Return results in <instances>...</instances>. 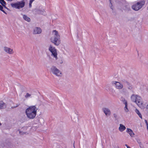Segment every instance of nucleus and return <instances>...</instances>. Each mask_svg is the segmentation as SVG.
Returning <instances> with one entry per match:
<instances>
[{"instance_id":"1","label":"nucleus","mask_w":148,"mask_h":148,"mask_svg":"<svg viewBox=\"0 0 148 148\" xmlns=\"http://www.w3.org/2000/svg\"><path fill=\"white\" fill-rule=\"evenodd\" d=\"M37 110V109L35 106L29 107L26 109L25 111L27 117L29 119H34L36 114Z\"/></svg>"},{"instance_id":"2","label":"nucleus","mask_w":148,"mask_h":148,"mask_svg":"<svg viewBox=\"0 0 148 148\" xmlns=\"http://www.w3.org/2000/svg\"><path fill=\"white\" fill-rule=\"evenodd\" d=\"M131 101L135 103L140 108L143 107V102L141 97L137 95L133 94L131 97Z\"/></svg>"},{"instance_id":"3","label":"nucleus","mask_w":148,"mask_h":148,"mask_svg":"<svg viewBox=\"0 0 148 148\" xmlns=\"http://www.w3.org/2000/svg\"><path fill=\"white\" fill-rule=\"evenodd\" d=\"M131 101L135 103L140 108L143 107V102L141 97L137 95L133 94L131 97Z\"/></svg>"},{"instance_id":"4","label":"nucleus","mask_w":148,"mask_h":148,"mask_svg":"<svg viewBox=\"0 0 148 148\" xmlns=\"http://www.w3.org/2000/svg\"><path fill=\"white\" fill-rule=\"evenodd\" d=\"M145 2V1L144 0L140 1L133 5L132 8L135 11H138L144 5Z\"/></svg>"},{"instance_id":"5","label":"nucleus","mask_w":148,"mask_h":148,"mask_svg":"<svg viewBox=\"0 0 148 148\" xmlns=\"http://www.w3.org/2000/svg\"><path fill=\"white\" fill-rule=\"evenodd\" d=\"M51 72L53 74L56 75L58 77H61L62 75V73L58 69H57L56 66H53L50 69Z\"/></svg>"},{"instance_id":"6","label":"nucleus","mask_w":148,"mask_h":148,"mask_svg":"<svg viewBox=\"0 0 148 148\" xmlns=\"http://www.w3.org/2000/svg\"><path fill=\"white\" fill-rule=\"evenodd\" d=\"M25 2L24 0H23L16 3H12L11 4V5L13 8L19 9L23 8L25 6Z\"/></svg>"},{"instance_id":"7","label":"nucleus","mask_w":148,"mask_h":148,"mask_svg":"<svg viewBox=\"0 0 148 148\" xmlns=\"http://www.w3.org/2000/svg\"><path fill=\"white\" fill-rule=\"evenodd\" d=\"M112 84L113 85H115L116 88L120 90L123 88V84L120 82L114 81L112 82Z\"/></svg>"},{"instance_id":"8","label":"nucleus","mask_w":148,"mask_h":148,"mask_svg":"<svg viewBox=\"0 0 148 148\" xmlns=\"http://www.w3.org/2000/svg\"><path fill=\"white\" fill-rule=\"evenodd\" d=\"M53 32H55V36L54 38H51V40H60V36L58 34V32L56 30H54Z\"/></svg>"},{"instance_id":"9","label":"nucleus","mask_w":148,"mask_h":148,"mask_svg":"<svg viewBox=\"0 0 148 148\" xmlns=\"http://www.w3.org/2000/svg\"><path fill=\"white\" fill-rule=\"evenodd\" d=\"M42 30L41 29L38 27H36L34 29L33 34H39L41 33Z\"/></svg>"},{"instance_id":"10","label":"nucleus","mask_w":148,"mask_h":148,"mask_svg":"<svg viewBox=\"0 0 148 148\" xmlns=\"http://www.w3.org/2000/svg\"><path fill=\"white\" fill-rule=\"evenodd\" d=\"M4 50L6 52L9 54H12L14 53L12 49L7 47H4Z\"/></svg>"},{"instance_id":"11","label":"nucleus","mask_w":148,"mask_h":148,"mask_svg":"<svg viewBox=\"0 0 148 148\" xmlns=\"http://www.w3.org/2000/svg\"><path fill=\"white\" fill-rule=\"evenodd\" d=\"M102 110L105 114L106 116L110 115L111 114V111L108 108H102Z\"/></svg>"},{"instance_id":"12","label":"nucleus","mask_w":148,"mask_h":148,"mask_svg":"<svg viewBox=\"0 0 148 148\" xmlns=\"http://www.w3.org/2000/svg\"><path fill=\"white\" fill-rule=\"evenodd\" d=\"M123 9L126 11H129L131 10L129 4L127 3H126L124 4Z\"/></svg>"},{"instance_id":"13","label":"nucleus","mask_w":148,"mask_h":148,"mask_svg":"<svg viewBox=\"0 0 148 148\" xmlns=\"http://www.w3.org/2000/svg\"><path fill=\"white\" fill-rule=\"evenodd\" d=\"M126 132L127 133L129 134L131 137H134V134L131 129L130 128H127Z\"/></svg>"},{"instance_id":"14","label":"nucleus","mask_w":148,"mask_h":148,"mask_svg":"<svg viewBox=\"0 0 148 148\" xmlns=\"http://www.w3.org/2000/svg\"><path fill=\"white\" fill-rule=\"evenodd\" d=\"M52 53V55L53 57L55 58L56 60L58 58L57 57V50H56V51H52L51 50L50 51Z\"/></svg>"},{"instance_id":"15","label":"nucleus","mask_w":148,"mask_h":148,"mask_svg":"<svg viewBox=\"0 0 148 148\" xmlns=\"http://www.w3.org/2000/svg\"><path fill=\"white\" fill-rule=\"evenodd\" d=\"M119 129L120 131L122 132L125 130L126 127L124 125L121 124H120V126Z\"/></svg>"},{"instance_id":"16","label":"nucleus","mask_w":148,"mask_h":148,"mask_svg":"<svg viewBox=\"0 0 148 148\" xmlns=\"http://www.w3.org/2000/svg\"><path fill=\"white\" fill-rule=\"evenodd\" d=\"M137 143L139 144V147L140 148H144V146L140 140L139 138H137L136 139Z\"/></svg>"},{"instance_id":"17","label":"nucleus","mask_w":148,"mask_h":148,"mask_svg":"<svg viewBox=\"0 0 148 148\" xmlns=\"http://www.w3.org/2000/svg\"><path fill=\"white\" fill-rule=\"evenodd\" d=\"M21 15H23V18L24 20L28 22H29L30 21V18L26 15L25 14L23 15L22 14H21Z\"/></svg>"},{"instance_id":"18","label":"nucleus","mask_w":148,"mask_h":148,"mask_svg":"<svg viewBox=\"0 0 148 148\" xmlns=\"http://www.w3.org/2000/svg\"><path fill=\"white\" fill-rule=\"evenodd\" d=\"M51 42L56 46H58L60 43V40H52Z\"/></svg>"},{"instance_id":"19","label":"nucleus","mask_w":148,"mask_h":148,"mask_svg":"<svg viewBox=\"0 0 148 148\" xmlns=\"http://www.w3.org/2000/svg\"><path fill=\"white\" fill-rule=\"evenodd\" d=\"M121 81L124 84L129 85V82L124 79H121Z\"/></svg>"},{"instance_id":"20","label":"nucleus","mask_w":148,"mask_h":148,"mask_svg":"<svg viewBox=\"0 0 148 148\" xmlns=\"http://www.w3.org/2000/svg\"><path fill=\"white\" fill-rule=\"evenodd\" d=\"M135 112L138 114V115L139 117L141 118V119H142V115L140 113L139 111L137 109H136L135 110Z\"/></svg>"},{"instance_id":"21","label":"nucleus","mask_w":148,"mask_h":148,"mask_svg":"<svg viewBox=\"0 0 148 148\" xmlns=\"http://www.w3.org/2000/svg\"><path fill=\"white\" fill-rule=\"evenodd\" d=\"M5 103H4L3 101H0V109H3V107L5 106Z\"/></svg>"},{"instance_id":"22","label":"nucleus","mask_w":148,"mask_h":148,"mask_svg":"<svg viewBox=\"0 0 148 148\" xmlns=\"http://www.w3.org/2000/svg\"><path fill=\"white\" fill-rule=\"evenodd\" d=\"M121 100L124 104H126V103L127 104V101L126 100H125V99L124 97H121Z\"/></svg>"},{"instance_id":"23","label":"nucleus","mask_w":148,"mask_h":148,"mask_svg":"<svg viewBox=\"0 0 148 148\" xmlns=\"http://www.w3.org/2000/svg\"><path fill=\"white\" fill-rule=\"evenodd\" d=\"M49 51H50L51 50L52 51H56V49H55V48L54 47H53L51 45H50L49 47Z\"/></svg>"},{"instance_id":"24","label":"nucleus","mask_w":148,"mask_h":148,"mask_svg":"<svg viewBox=\"0 0 148 148\" xmlns=\"http://www.w3.org/2000/svg\"><path fill=\"white\" fill-rule=\"evenodd\" d=\"M126 104H125V107L124 108V110L126 112H127L129 111L128 109L127 108V104L126 103Z\"/></svg>"},{"instance_id":"25","label":"nucleus","mask_w":148,"mask_h":148,"mask_svg":"<svg viewBox=\"0 0 148 148\" xmlns=\"http://www.w3.org/2000/svg\"><path fill=\"white\" fill-rule=\"evenodd\" d=\"M3 5H0V10L3 12L5 14H7L5 11L3 10Z\"/></svg>"},{"instance_id":"26","label":"nucleus","mask_w":148,"mask_h":148,"mask_svg":"<svg viewBox=\"0 0 148 148\" xmlns=\"http://www.w3.org/2000/svg\"><path fill=\"white\" fill-rule=\"evenodd\" d=\"M129 85H127V86H128V88L130 90H132V86L129 82Z\"/></svg>"},{"instance_id":"27","label":"nucleus","mask_w":148,"mask_h":148,"mask_svg":"<svg viewBox=\"0 0 148 148\" xmlns=\"http://www.w3.org/2000/svg\"><path fill=\"white\" fill-rule=\"evenodd\" d=\"M0 3L2 5H6V2L4 1V0H1L0 1Z\"/></svg>"},{"instance_id":"28","label":"nucleus","mask_w":148,"mask_h":148,"mask_svg":"<svg viewBox=\"0 0 148 148\" xmlns=\"http://www.w3.org/2000/svg\"><path fill=\"white\" fill-rule=\"evenodd\" d=\"M31 95L28 93H27L25 96V97L26 98L30 97Z\"/></svg>"},{"instance_id":"29","label":"nucleus","mask_w":148,"mask_h":148,"mask_svg":"<svg viewBox=\"0 0 148 148\" xmlns=\"http://www.w3.org/2000/svg\"><path fill=\"white\" fill-rule=\"evenodd\" d=\"M18 131L19 132V133L21 135H23L25 134L26 132H23L22 131H21L20 130H18Z\"/></svg>"},{"instance_id":"30","label":"nucleus","mask_w":148,"mask_h":148,"mask_svg":"<svg viewBox=\"0 0 148 148\" xmlns=\"http://www.w3.org/2000/svg\"><path fill=\"white\" fill-rule=\"evenodd\" d=\"M110 3V6L111 8V9L112 10H113V7L112 6V4L111 3V0H109Z\"/></svg>"},{"instance_id":"31","label":"nucleus","mask_w":148,"mask_h":148,"mask_svg":"<svg viewBox=\"0 0 148 148\" xmlns=\"http://www.w3.org/2000/svg\"><path fill=\"white\" fill-rule=\"evenodd\" d=\"M145 122L146 123V125L147 127V129H148V123L147 122V121L146 120H145Z\"/></svg>"},{"instance_id":"32","label":"nucleus","mask_w":148,"mask_h":148,"mask_svg":"<svg viewBox=\"0 0 148 148\" xmlns=\"http://www.w3.org/2000/svg\"><path fill=\"white\" fill-rule=\"evenodd\" d=\"M32 2H31V1H29V7L30 8H31L32 7Z\"/></svg>"},{"instance_id":"33","label":"nucleus","mask_w":148,"mask_h":148,"mask_svg":"<svg viewBox=\"0 0 148 148\" xmlns=\"http://www.w3.org/2000/svg\"><path fill=\"white\" fill-rule=\"evenodd\" d=\"M113 116L114 118H115L116 119H117V115L116 114H114Z\"/></svg>"},{"instance_id":"34","label":"nucleus","mask_w":148,"mask_h":148,"mask_svg":"<svg viewBox=\"0 0 148 148\" xmlns=\"http://www.w3.org/2000/svg\"><path fill=\"white\" fill-rule=\"evenodd\" d=\"M3 6L5 8L7 9L8 10H9V9L7 7H6V6L5 5H3Z\"/></svg>"},{"instance_id":"35","label":"nucleus","mask_w":148,"mask_h":148,"mask_svg":"<svg viewBox=\"0 0 148 148\" xmlns=\"http://www.w3.org/2000/svg\"><path fill=\"white\" fill-rule=\"evenodd\" d=\"M27 129V127H23L22 128V129H25L26 130Z\"/></svg>"},{"instance_id":"36","label":"nucleus","mask_w":148,"mask_h":148,"mask_svg":"<svg viewBox=\"0 0 148 148\" xmlns=\"http://www.w3.org/2000/svg\"><path fill=\"white\" fill-rule=\"evenodd\" d=\"M125 145L127 147V148L129 146H128L127 145V144H125Z\"/></svg>"},{"instance_id":"37","label":"nucleus","mask_w":148,"mask_h":148,"mask_svg":"<svg viewBox=\"0 0 148 148\" xmlns=\"http://www.w3.org/2000/svg\"><path fill=\"white\" fill-rule=\"evenodd\" d=\"M35 0H30V1H31L32 2H33Z\"/></svg>"},{"instance_id":"38","label":"nucleus","mask_w":148,"mask_h":148,"mask_svg":"<svg viewBox=\"0 0 148 148\" xmlns=\"http://www.w3.org/2000/svg\"><path fill=\"white\" fill-rule=\"evenodd\" d=\"M146 108L147 109H148V104L147 105V106H146Z\"/></svg>"},{"instance_id":"39","label":"nucleus","mask_w":148,"mask_h":148,"mask_svg":"<svg viewBox=\"0 0 148 148\" xmlns=\"http://www.w3.org/2000/svg\"><path fill=\"white\" fill-rule=\"evenodd\" d=\"M127 148H131L129 146L127 147Z\"/></svg>"},{"instance_id":"40","label":"nucleus","mask_w":148,"mask_h":148,"mask_svg":"<svg viewBox=\"0 0 148 148\" xmlns=\"http://www.w3.org/2000/svg\"><path fill=\"white\" fill-rule=\"evenodd\" d=\"M1 125V123H0V126Z\"/></svg>"},{"instance_id":"41","label":"nucleus","mask_w":148,"mask_h":148,"mask_svg":"<svg viewBox=\"0 0 148 148\" xmlns=\"http://www.w3.org/2000/svg\"><path fill=\"white\" fill-rule=\"evenodd\" d=\"M18 106H17L15 107H18Z\"/></svg>"},{"instance_id":"42","label":"nucleus","mask_w":148,"mask_h":148,"mask_svg":"<svg viewBox=\"0 0 148 148\" xmlns=\"http://www.w3.org/2000/svg\"><path fill=\"white\" fill-rule=\"evenodd\" d=\"M124 90V89H123V90Z\"/></svg>"}]
</instances>
